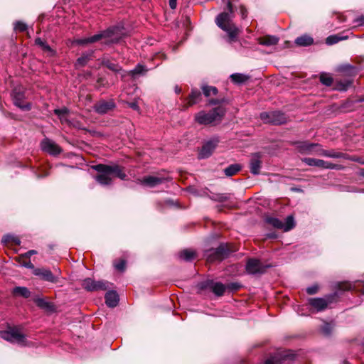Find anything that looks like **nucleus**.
<instances>
[{"label":"nucleus","instance_id":"09e8293b","mask_svg":"<svg viewBox=\"0 0 364 364\" xmlns=\"http://www.w3.org/2000/svg\"><path fill=\"white\" fill-rule=\"evenodd\" d=\"M240 287V285L237 283H232L228 285V288L230 289L231 290H237Z\"/></svg>","mask_w":364,"mask_h":364},{"label":"nucleus","instance_id":"412c9836","mask_svg":"<svg viewBox=\"0 0 364 364\" xmlns=\"http://www.w3.org/2000/svg\"><path fill=\"white\" fill-rule=\"evenodd\" d=\"M202 98V95L200 92L196 89H192L190 95L186 99V105H185V108H188L191 107L197 103H198Z\"/></svg>","mask_w":364,"mask_h":364},{"label":"nucleus","instance_id":"bf43d9fd","mask_svg":"<svg viewBox=\"0 0 364 364\" xmlns=\"http://www.w3.org/2000/svg\"><path fill=\"white\" fill-rule=\"evenodd\" d=\"M74 127H77V128H79V129H83V128H82V127L80 126L79 123H77L76 124H75V125H74Z\"/></svg>","mask_w":364,"mask_h":364},{"label":"nucleus","instance_id":"37998d69","mask_svg":"<svg viewBox=\"0 0 364 364\" xmlns=\"http://www.w3.org/2000/svg\"><path fill=\"white\" fill-rule=\"evenodd\" d=\"M37 254V251L34 250H29L27 252L24 253V254H22L20 256H18L16 260L17 262H20V259H23L25 257H27V258H29L31 255H36Z\"/></svg>","mask_w":364,"mask_h":364},{"label":"nucleus","instance_id":"c03bdc74","mask_svg":"<svg viewBox=\"0 0 364 364\" xmlns=\"http://www.w3.org/2000/svg\"><path fill=\"white\" fill-rule=\"evenodd\" d=\"M21 266L25 267L28 269H32L34 270L35 267L33 263L30 260L24 261L23 259H20V262H18Z\"/></svg>","mask_w":364,"mask_h":364},{"label":"nucleus","instance_id":"864d4df0","mask_svg":"<svg viewBox=\"0 0 364 364\" xmlns=\"http://www.w3.org/2000/svg\"><path fill=\"white\" fill-rule=\"evenodd\" d=\"M220 103V100H209V104L210 105H218Z\"/></svg>","mask_w":364,"mask_h":364},{"label":"nucleus","instance_id":"58836bf2","mask_svg":"<svg viewBox=\"0 0 364 364\" xmlns=\"http://www.w3.org/2000/svg\"><path fill=\"white\" fill-rule=\"evenodd\" d=\"M69 110L68 109L64 107L62 109H55L54 110L55 114L58 115L61 120V122H69V121L65 118V115L68 113Z\"/></svg>","mask_w":364,"mask_h":364},{"label":"nucleus","instance_id":"f704fd0d","mask_svg":"<svg viewBox=\"0 0 364 364\" xmlns=\"http://www.w3.org/2000/svg\"><path fill=\"white\" fill-rule=\"evenodd\" d=\"M230 78L235 83L240 84L247 81L248 77L241 73H234L230 75Z\"/></svg>","mask_w":364,"mask_h":364},{"label":"nucleus","instance_id":"393cba45","mask_svg":"<svg viewBox=\"0 0 364 364\" xmlns=\"http://www.w3.org/2000/svg\"><path fill=\"white\" fill-rule=\"evenodd\" d=\"M314 39L308 35H303L296 38L295 43L299 46H309L313 44Z\"/></svg>","mask_w":364,"mask_h":364},{"label":"nucleus","instance_id":"f8f14e48","mask_svg":"<svg viewBox=\"0 0 364 364\" xmlns=\"http://www.w3.org/2000/svg\"><path fill=\"white\" fill-rule=\"evenodd\" d=\"M296 150L302 154H316V149H319L321 145L309 141H296L294 143Z\"/></svg>","mask_w":364,"mask_h":364},{"label":"nucleus","instance_id":"cd10ccee","mask_svg":"<svg viewBox=\"0 0 364 364\" xmlns=\"http://www.w3.org/2000/svg\"><path fill=\"white\" fill-rule=\"evenodd\" d=\"M347 38V36H343L342 34L331 35L326 38V43L328 46H331L338 43L341 41L346 40Z\"/></svg>","mask_w":364,"mask_h":364},{"label":"nucleus","instance_id":"a878e982","mask_svg":"<svg viewBox=\"0 0 364 364\" xmlns=\"http://www.w3.org/2000/svg\"><path fill=\"white\" fill-rule=\"evenodd\" d=\"M35 303L38 307L46 311H53L54 310V306L53 305V304L49 301H47L43 298L36 299Z\"/></svg>","mask_w":364,"mask_h":364},{"label":"nucleus","instance_id":"f03ea898","mask_svg":"<svg viewBox=\"0 0 364 364\" xmlns=\"http://www.w3.org/2000/svg\"><path fill=\"white\" fill-rule=\"evenodd\" d=\"M92 168L97 172L95 177L96 181L102 186L111 185L114 177H117L122 180L126 179L127 177L124 168L117 164L106 165L100 164L93 166Z\"/></svg>","mask_w":364,"mask_h":364},{"label":"nucleus","instance_id":"5fc2aeb1","mask_svg":"<svg viewBox=\"0 0 364 364\" xmlns=\"http://www.w3.org/2000/svg\"><path fill=\"white\" fill-rule=\"evenodd\" d=\"M129 106H130V107H132V109H136V110L139 109L138 105H136V103H134V102L130 103Z\"/></svg>","mask_w":364,"mask_h":364},{"label":"nucleus","instance_id":"a18cd8bd","mask_svg":"<svg viewBox=\"0 0 364 364\" xmlns=\"http://www.w3.org/2000/svg\"><path fill=\"white\" fill-rule=\"evenodd\" d=\"M114 267L121 272L124 271L126 267V262L124 260H120L114 264Z\"/></svg>","mask_w":364,"mask_h":364},{"label":"nucleus","instance_id":"0e129e2a","mask_svg":"<svg viewBox=\"0 0 364 364\" xmlns=\"http://www.w3.org/2000/svg\"><path fill=\"white\" fill-rule=\"evenodd\" d=\"M344 364H349L348 362H344Z\"/></svg>","mask_w":364,"mask_h":364},{"label":"nucleus","instance_id":"7ed1b4c3","mask_svg":"<svg viewBox=\"0 0 364 364\" xmlns=\"http://www.w3.org/2000/svg\"><path fill=\"white\" fill-rule=\"evenodd\" d=\"M122 36L123 33L119 27H112L91 37L77 39L76 43L78 45H86L104 39L105 44L116 43L120 41Z\"/></svg>","mask_w":364,"mask_h":364},{"label":"nucleus","instance_id":"e433bc0d","mask_svg":"<svg viewBox=\"0 0 364 364\" xmlns=\"http://www.w3.org/2000/svg\"><path fill=\"white\" fill-rule=\"evenodd\" d=\"M335 323L333 322L324 323L321 328L322 333L325 336H330L335 328Z\"/></svg>","mask_w":364,"mask_h":364},{"label":"nucleus","instance_id":"ea45409f","mask_svg":"<svg viewBox=\"0 0 364 364\" xmlns=\"http://www.w3.org/2000/svg\"><path fill=\"white\" fill-rule=\"evenodd\" d=\"M320 81L322 84H323L326 86H331L333 83V78L328 74L322 73L320 75Z\"/></svg>","mask_w":364,"mask_h":364},{"label":"nucleus","instance_id":"de8ad7c7","mask_svg":"<svg viewBox=\"0 0 364 364\" xmlns=\"http://www.w3.org/2000/svg\"><path fill=\"white\" fill-rule=\"evenodd\" d=\"M351 288L352 285L348 283H343L338 285V289L343 291L350 290Z\"/></svg>","mask_w":364,"mask_h":364},{"label":"nucleus","instance_id":"20e7f679","mask_svg":"<svg viewBox=\"0 0 364 364\" xmlns=\"http://www.w3.org/2000/svg\"><path fill=\"white\" fill-rule=\"evenodd\" d=\"M225 114V109L223 107L213 108L208 112L200 111L195 116V120L200 124L208 125L214 122H220Z\"/></svg>","mask_w":364,"mask_h":364},{"label":"nucleus","instance_id":"e2e57ef3","mask_svg":"<svg viewBox=\"0 0 364 364\" xmlns=\"http://www.w3.org/2000/svg\"><path fill=\"white\" fill-rule=\"evenodd\" d=\"M361 293L364 294V288L361 290Z\"/></svg>","mask_w":364,"mask_h":364},{"label":"nucleus","instance_id":"6ab92c4d","mask_svg":"<svg viewBox=\"0 0 364 364\" xmlns=\"http://www.w3.org/2000/svg\"><path fill=\"white\" fill-rule=\"evenodd\" d=\"M262 161L259 153L254 154L250 161V170L254 175H258L260 173Z\"/></svg>","mask_w":364,"mask_h":364},{"label":"nucleus","instance_id":"b1692460","mask_svg":"<svg viewBox=\"0 0 364 364\" xmlns=\"http://www.w3.org/2000/svg\"><path fill=\"white\" fill-rule=\"evenodd\" d=\"M259 43L262 46H274L278 43L279 42V38L274 36H265L262 38H259Z\"/></svg>","mask_w":364,"mask_h":364},{"label":"nucleus","instance_id":"5701e85b","mask_svg":"<svg viewBox=\"0 0 364 364\" xmlns=\"http://www.w3.org/2000/svg\"><path fill=\"white\" fill-rule=\"evenodd\" d=\"M119 302V296L114 291H109L105 294V303L109 307H115Z\"/></svg>","mask_w":364,"mask_h":364},{"label":"nucleus","instance_id":"052dcab7","mask_svg":"<svg viewBox=\"0 0 364 364\" xmlns=\"http://www.w3.org/2000/svg\"><path fill=\"white\" fill-rule=\"evenodd\" d=\"M102 78H99V79L97 80V82H98L99 84H101V83H102Z\"/></svg>","mask_w":364,"mask_h":364},{"label":"nucleus","instance_id":"423d86ee","mask_svg":"<svg viewBox=\"0 0 364 364\" xmlns=\"http://www.w3.org/2000/svg\"><path fill=\"white\" fill-rule=\"evenodd\" d=\"M0 337L11 343H16L23 346H27L26 336L17 328H9L6 331H0Z\"/></svg>","mask_w":364,"mask_h":364},{"label":"nucleus","instance_id":"9d476101","mask_svg":"<svg viewBox=\"0 0 364 364\" xmlns=\"http://www.w3.org/2000/svg\"><path fill=\"white\" fill-rule=\"evenodd\" d=\"M316 154L318 156L333 158V159H344L350 160V161H358L360 164H364V162L361 161L358 158L351 157L345 153L336 151L333 149L325 150L321 148V146H320L319 149H316Z\"/></svg>","mask_w":364,"mask_h":364},{"label":"nucleus","instance_id":"2f4dec72","mask_svg":"<svg viewBox=\"0 0 364 364\" xmlns=\"http://www.w3.org/2000/svg\"><path fill=\"white\" fill-rule=\"evenodd\" d=\"M201 90L203 91V95L205 97H209L211 95H216L218 92V90L216 87L209 86L204 85L201 87Z\"/></svg>","mask_w":364,"mask_h":364},{"label":"nucleus","instance_id":"6e6552de","mask_svg":"<svg viewBox=\"0 0 364 364\" xmlns=\"http://www.w3.org/2000/svg\"><path fill=\"white\" fill-rule=\"evenodd\" d=\"M337 294H333L326 296L324 298H311L309 299V304L317 311L325 310L329 304L336 301Z\"/></svg>","mask_w":364,"mask_h":364},{"label":"nucleus","instance_id":"8fccbe9b","mask_svg":"<svg viewBox=\"0 0 364 364\" xmlns=\"http://www.w3.org/2000/svg\"><path fill=\"white\" fill-rule=\"evenodd\" d=\"M355 22L359 26H364V15L357 18Z\"/></svg>","mask_w":364,"mask_h":364},{"label":"nucleus","instance_id":"0eeeda50","mask_svg":"<svg viewBox=\"0 0 364 364\" xmlns=\"http://www.w3.org/2000/svg\"><path fill=\"white\" fill-rule=\"evenodd\" d=\"M260 119L264 123L274 125L282 124L287 122V117L285 114L279 111L262 112L260 114Z\"/></svg>","mask_w":364,"mask_h":364},{"label":"nucleus","instance_id":"dca6fc26","mask_svg":"<svg viewBox=\"0 0 364 364\" xmlns=\"http://www.w3.org/2000/svg\"><path fill=\"white\" fill-rule=\"evenodd\" d=\"M115 107L116 105L113 100H109L108 101L100 100L95 104L94 110L100 114H105L108 112L113 110Z\"/></svg>","mask_w":364,"mask_h":364},{"label":"nucleus","instance_id":"603ef678","mask_svg":"<svg viewBox=\"0 0 364 364\" xmlns=\"http://www.w3.org/2000/svg\"><path fill=\"white\" fill-rule=\"evenodd\" d=\"M240 13H241V15H242V17L243 18H246L247 15V9L244 7V6H241L240 7Z\"/></svg>","mask_w":364,"mask_h":364},{"label":"nucleus","instance_id":"473e14b6","mask_svg":"<svg viewBox=\"0 0 364 364\" xmlns=\"http://www.w3.org/2000/svg\"><path fill=\"white\" fill-rule=\"evenodd\" d=\"M147 68L143 65H141V64H138L134 69L132 70L130 72H129V75L132 77H135L136 75H144L146 73L147 71Z\"/></svg>","mask_w":364,"mask_h":364},{"label":"nucleus","instance_id":"a19ab883","mask_svg":"<svg viewBox=\"0 0 364 364\" xmlns=\"http://www.w3.org/2000/svg\"><path fill=\"white\" fill-rule=\"evenodd\" d=\"M35 43L36 45L41 47V48L48 52L53 53V50L50 47L49 45H48L44 41H43L41 38H37L35 41Z\"/></svg>","mask_w":364,"mask_h":364},{"label":"nucleus","instance_id":"ddd939ff","mask_svg":"<svg viewBox=\"0 0 364 364\" xmlns=\"http://www.w3.org/2000/svg\"><path fill=\"white\" fill-rule=\"evenodd\" d=\"M24 92L20 88H15L13 91L14 104L22 110H30L31 105L24 102Z\"/></svg>","mask_w":364,"mask_h":364},{"label":"nucleus","instance_id":"9b49d317","mask_svg":"<svg viewBox=\"0 0 364 364\" xmlns=\"http://www.w3.org/2000/svg\"><path fill=\"white\" fill-rule=\"evenodd\" d=\"M109 282L106 281H95L91 278H87L82 281L83 288L90 291L107 290L109 288Z\"/></svg>","mask_w":364,"mask_h":364},{"label":"nucleus","instance_id":"49530a36","mask_svg":"<svg viewBox=\"0 0 364 364\" xmlns=\"http://www.w3.org/2000/svg\"><path fill=\"white\" fill-rule=\"evenodd\" d=\"M318 290V286L315 284V285L309 287L306 289V292L308 294L312 295V294H315L316 293H317Z\"/></svg>","mask_w":364,"mask_h":364},{"label":"nucleus","instance_id":"f3484780","mask_svg":"<svg viewBox=\"0 0 364 364\" xmlns=\"http://www.w3.org/2000/svg\"><path fill=\"white\" fill-rule=\"evenodd\" d=\"M166 181V178L165 177L159 176H147L139 180L140 184L149 188H154L164 183Z\"/></svg>","mask_w":364,"mask_h":364},{"label":"nucleus","instance_id":"72a5a7b5","mask_svg":"<svg viewBox=\"0 0 364 364\" xmlns=\"http://www.w3.org/2000/svg\"><path fill=\"white\" fill-rule=\"evenodd\" d=\"M266 222L277 229H283L284 223L276 218L269 217L266 219Z\"/></svg>","mask_w":364,"mask_h":364},{"label":"nucleus","instance_id":"39448f33","mask_svg":"<svg viewBox=\"0 0 364 364\" xmlns=\"http://www.w3.org/2000/svg\"><path fill=\"white\" fill-rule=\"evenodd\" d=\"M235 250L236 249L232 245L221 244L216 249L207 251V260L209 262L221 261L228 257L230 253L235 252Z\"/></svg>","mask_w":364,"mask_h":364},{"label":"nucleus","instance_id":"4be33fe9","mask_svg":"<svg viewBox=\"0 0 364 364\" xmlns=\"http://www.w3.org/2000/svg\"><path fill=\"white\" fill-rule=\"evenodd\" d=\"M205 287L210 289L218 296L223 295L226 289V287L221 282H214L213 281H208Z\"/></svg>","mask_w":364,"mask_h":364},{"label":"nucleus","instance_id":"4d7b16f0","mask_svg":"<svg viewBox=\"0 0 364 364\" xmlns=\"http://www.w3.org/2000/svg\"><path fill=\"white\" fill-rule=\"evenodd\" d=\"M13 241L14 242L15 244L16 245H20V240L18 238H16V237H13Z\"/></svg>","mask_w":364,"mask_h":364},{"label":"nucleus","instance_id":"1a4fd4ad","mask_svg":"<svg viewBox=\"0 0 364 364\" xmlns=\"http://www.w3.org/2000/svg\"><path fill=\"white\" fill-rule=\"evenodd\" d=\"M301 161L309 166H316L323 169H336L341 170L343 168L341 165L335 164L329 161L314 158H304Z\"/></svg>","mask_w":364,"mask_h":364},{"label":"nucleus","instance_id":"680f3d73","mask_svg":"<svg viewBox=\"0 0 364 364\" xmlns=\"http://www.w3.org/2000/svg\"><path fill=\"white\" fill-rule=\"evenodd\" d=\"M268 237H270V238H273V237H274V235H269Z\"/></svg>","mask_w":364,"mask_h":364},{"label":"nucleus","instance_id":"2eb2a0df","mask_svg":"<svg viewBox=\"0 0 364 364\" xmlns=\"http://www.w3.org/2000/svg\"><path fill=\"white\" fill-rule=\"evenodd\" d=\"M266 267L256 259H250L246 264V271L251 274H262Z\"/></svg>","mask_w":364,"mask_h":364},{"label":"nucleus","instance_id":"4468645a","mask_svg":"<svg viewBox=\"0 0 364 364\" xmlns=\"http://www.w3.org/2000/svg\"><path fill=\"white\" fill-rule=\"evenodd\" d=\"M41 149L50 155L56 156L62 152V149L53 141L45 138L41 142Z\"/></svg>","mask_w":364,"mask_h":364},{"label":"nucleus","instance_id":"c85d7f7f","mask_svg":"<svg viewBox=\"0 0 364 364\" xmlns=\"http://www.w3.org/2000/svg\"><path fill=\"white\" fill-rule=\"evenodd\" d=\"M241 169V166L238 164H231L224 169V173L227 176L235 175Z\"/></svg>","mask_w":364,"mask_h":364},{"label":"nucleus","instance_id":"bb28decb","mask_svg":"<svg viewBox=\"0 0 364 364\" xmlns=\"http://www.w3.org/2000/svg\"><path fill=\"white\" fill-rule=\"evenodd\" d=\"M102 65L106 66L108 69L113 72H119L122 70V68L118 63H115L112 61H111L107 58H104L102 60Z\"/></svg>","mask_w":364,"mask_h":364},{"label":"nucleus","instance_id":"3c124183","mask_svg":"<svg viewBox=\"0 0 364 364\" xmlns=\"http://www.w3.org/2000/svg\"><path fill=\"white\" fill-rule=\"evenodd\" d=\"M168 4L171 9H175L177 6V0H168Z\"/></svg>","mask_w":364,"mask_h":364},{"label":"nucleus","instance_id":"f257e3e1","mask_svg":"<svg viewBox=\"0 0 364 364\" xmlns=\"http://www.w3.org/2000/svg\"><path fill=\"white\" fill-rule=\"evenodd\" d=\"M228 11L219 14L215 18L216 25L228 34V41L231 43L236 42L240 34V29L233 23L234 18L233 6L229 1L227 4Z\"/></svg>","mask_w":364,"mask_h":364},{"label":"nucleus","instance_id":"7c9ffc66","mask_svg":"<svg viewBox=\"0 0 364 364\" xmlns=\"http://www.w3.org/2000/svg\"><path fill=\"white\" fill-rule=\"evenodd\" d=\"M13 294L15 295L21 296L23 298H28L31 292L28 288L24 287H16L13 289Z\"/></svg>","mask_w":364,"mask_h":364},{"label":"nucleus","instance_id":"c9c22d12","mask_svg":"<svg viewBox=\"0 0 364 364\" xmlns=\"http://www.w3.org/2000/svg\"><path fill=\"white\" fill-rule=\"evenodd\" d=\"M93 52H90L89 53L83 54L81 57L78 58L77 60V65L80 66L85 65L90 60H91L92 57Z\"/></svg>","mask_w":364,"mask_h":364},{"label":"nucleus","instance_id":"c756f323","mask_svg":"<svg viewBox=\"0 0 364 364\" xmlns=\"http://www.w3.org/2000/svg\"><path fill=\"white\" fill-rule=\"evenodd\" d=\"M196 257V252L191 250H183L179 253V257L185 261L193 260Z\"/></svg>","mask_w":364,"mask_h":364},{"label":"nucleus","instance_id":"79ce46f5","mask_svg":"<svg viewBox=\"0 0 364 364\" xmlns=\"http://www.w3.org/2000/svg\"><path fill=\"white\" fill-rule=\"evenodd\" d=\"M27 25L22 21H16L14 23V30L18 32H23L26 31Z\"/></svg>","mask_w":364,"mask_h":364},{"label":"nucleus","instance_id":"13d9d810","mask_svg":"<svg viewBox=\"0 0 364 364\" xmlns=\"http://www.w3.org/2000/svg\"><path fill=\"white\" fill-rule=\"evenodd\" d=\"M264 364H274V362L271 359H268L265 361Z\"/></svg>","mask_w":364,"mask_h":364},{"label":"nucleus","instance_id":"4c0bfd02","mask_svg":"<svg viewBox=\"0 0 364 364\" xmlns=\"http://www.w3.org/2000/svg\"><path fill=\"white\" fill-rule=\"evenodd\" d=\"M294 226H295V223H294V217L292 215H289L285 219V223H284L283 230L284 231H289V230H291L292 228H294Z\"/></svg>","mask_w":364,"mask_h":364},{"label":"nucleus","instance_id":"69168bd1","mask_svg":"<svg viewBox=\"0 0 364 364\" xmlns=\"http://www.w3.org/2000/svg\"><path fill=\"white\" fill-rule=\"evenodd\" d=\"M363 175L364 176V173H363Z\"/></svg>","mask_w":364,"mask_h":364},{"label":"nucleus","instance_id":"a211bd4d","mask_svg":"<svg viewBox=\"0 0 364 364\" xmlns=\"http://www.w3.org/2000/svg\"><path fill=\"white\" fill-rule=\"evenodd\" d=\"M219 140L218 138H214L207 141L201 148L199 153L200 159H205L209 157L218 146Z\"/></svg>","mask_w":364,"mask_h":364},{"label":"nucleus","instance_id":"aec40b11","mask_svg":"<svg viewBox=\"0 0 364 364\" xmlns=\"http://www.w3.org/2000/svg\"><path fill=\"white\" fill-rule=\"evenodd\" d=\"M33 274L40 277L45 281L56 282L57 279L50 270L44 268H35Z\"/></svg>","mask_w":364,"mask_h":364},{"label":"nucleus","instance_id":"6e6d98bb","mask_svg":"<svg viewBox=\"0 0 364 364\" xmlns=\"http://www.w3.org/2000/svg\"><path fill=\"white\" fill-rule=\"evenodd\" d=\"M175 92L176 94H179L181 92V87H179L178 85L175 87Z\"/></svg>","mask_w":364,"mask_h":364}]
</instances>
